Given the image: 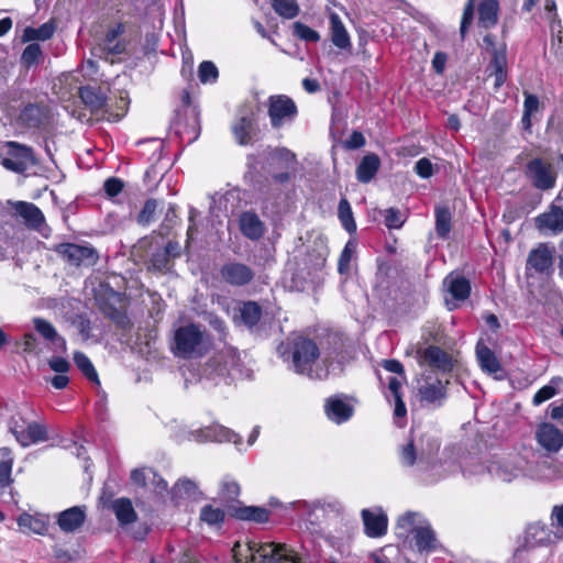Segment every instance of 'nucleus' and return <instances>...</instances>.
<instances>
[{
    "label": "nucleus",
    "instance_id": "nucleus-33",
    "mask_svg": "<svg viewBox=\"0 0 563 563\" xmlns=\"http://www.w3.org/2000/svg\"><path fill=\"white\" fill-rule=\"evenodd\" d=\"M18 526L22 532H32L35 534L44 536L48 530V517L45 515H31L23 512L18 518Z\"/></svg>",
    "mask_w": 563,
    "mask_h": 563
},
{
    "label": "nucleus",
    "instance_id": "nucleus-59",
    "mask_svg": "<svg viewBox=\"0 0 563 563\" xmlns=\"http://www.w3.org/2000/svg\"><path fill=\"white\" fill-rule=\"evenodd\" d=\"M551 526L554 529V538L563 539V504L552 508Z\"/></svg>",
    "mask_w": 563,
    "mask_h": 563
},
{
    "label": "nucleus",
    "instance_id": "nucleus-4",
    "mask_svg": "<svg viewBox=\"0 0 563 563\" xmlns=\"http://www.w3.org/2000/svg\"><path fill=\"white\" fill-rule=\"evenodd\" d=\"M211 346L209 333L196 323L177 328L170 343L173 354L184 360L201 358L209 353Z\"/></svg>",
    "mask_w": 563,
    "mask_h": 563
},
{
    "label": "nucleus",
    "instance_id": "nucleus-50",
    "mask_svg": "<svg viewBox=\"0 0 563 563\" xmlns=\"http://www.w3.org/2000/svg\"><path fill=\"white\" fill-rule=\"evenodd\" d=\"M74 363L87 379L99 384L97 371L91 361L89 360V357L85 353L76 351L74 353Z\"/></svg>",
    "mask_w": 563,
    "mask_h": 563
},
{
    "label": "nucleus",
    "instance_id": "nucleus-41",
    "mask_svg": "<svg viewBox=\"0 0 563 563\" xmlns=\"http://www.w3.org/2000/svg\"><path fill=\"white\" fill-rule=\"evenodd\" d=\"M56 27L57 25L54 20H49L38 27L27 26L23 31L22 41H47L54 35Z\"/></svg>",
    "mask_w": 563,
    "mask_h": 563
},
{
    "label": "nucleus",
    "instance_id": "nucleus-39",
    "mask_svg": "<svg viewBox=\"0 0 563 563\" xmlns=\"http://www.w3.org/2000/svg\"><path fill=\"white\" fill-rule=\"evenodd\" d=\"M499 3L497 0H482L478 5V22L482 27L490 29L497 24Z\"/></svg>",
    "mask_w": 563,
    "mask_h": 563
},
{
    "label": "nucleus",
    "instance_id": "nucleus-35",
    "mask_svg": "<svg viewBox=\"0 0 563 563\" xmlns=\"http://www.w3.org/2000/svg\"><path fill=\"white\" fill-rule=\"evenodd\" d=\"M235 518L262 525L271 521V511L261 506H242L235 509Z\"/></svg>",
    "mask_w": 563,
    "mask_h": 563
},
{
    "label": "nucleus",
    "instance_id": "nucleus-24",
    "mask_svg": "<svg viewBox=\"0 0 563 563\" xmlns=\"http://www.w3.org/2000/svg\"><path fill=\"white\" fill-rule=\"evenodd\" d=\"M86 518V506H74L58 514L57 525L63 532L74 533L82 527Z\"/></svg>",
    "mask_w": 563,
    "mask_h": 563
},
{
    "label": "nucleus",
    "instance_id": "nucleus-38",
    "mask_svg": "<svg viewBox=\"0 0 563 563\" xmlns=\"http://www.w3.org/2000/svg\"><path fill=\"white\" fill-rule=\"evenodd\" d=\"M405 379L404 375L400 377L394 376L390 377L388 380V391L389 395L387 396V399L389 401L394 400L395 408H394V415L396 418H405L407 415V408L402 400V396L400 393V388L402 385V380Z\"/></svg>",
    "mask_w": 563,
    "mask_h": 563
},
{
    "label": "nucleus",
    "instance_id": "nucleus-5",
    "mask_svg": "<svg viewBox=\"0 0 563 563\" xmlns=\"http://www.w3.org/2000/svg\"><path fill=\"white\" fill-rule=\"evenodd\" d=\"M233 552L234 563H298L292 549L275 542L236 544Z\"/></svg>",
    "mask_w": 563,
    "mask_h": 563
},
{
    "label": "nucleus",
    "instance_id": "nucleus-17",
    "mask_svg": "<svg viewBox=\"0 0 563 563\" xmlns=\"http://www.w3.org/2000/svg\"><path fill=\"white\" fill-rule=\"evenodd\" d=\"M323 407L325 417L335 424L349 421L354 413L353 405L342 394L328 397Z\"/></svg>",
    "mask_w": 563,
    "mask_h": 563
},
{
    "label": "nucleus",
    "instance_id": "nucleus-60",
    "mask_svg": "<svg viewBox=\"0 0 563 563\" xmlns=\"http://www.w3.org/2000/svg\"><path fill=\"white\" fill-rule=\"evenodd\" d=\"M356 244L353 241H349L339 258V272L341 274L346 273L350 269V262L355 253Z\"/></svg>",
    "mask_w": 563,
    "mask_h": 563
},
{
    "label": "nucleus",
    "instance_id": "nucleus-9",
    "mask_svg": "<svg viewBox=\"0 0 563 563\" xmlns=\"http://www.w3.org/2000/svg\"><path fill=\"white\" fill-rule=\"evenodd\" d=\"M7 155L2 158V165L9 170L22 174L36 165L33 148L18 142H7Z\"/></svg>",
    "mask_w": 563,
    "mask_h": 563
},
{
    "label": "nucleus",
    "instance_id": "nucleus-57",
    "mask_svg": "<svg viewBox=\"0 0 563 563\" xmlns=\"http://www.w3.org/2000/svg\"><path fill=\"white\" fill-rule=\"evenodd\" d=\"M292 27L294 34L302 41L316 43L320 40V34L316 30L301 22H295Z\"/></svg>",
    "mask_w": 563,
    "mask_h": 563
},
{
    "label": "nucleus",
    "instance_id": "nucleus-15",
    "mask_svg": "<svg viewBox=\"0 0 563 563\" xmlns=\"http://www.w3.org/2000/svg\"><path fill=\"white\" fill-rule=\"evenodd\" d=\"M188 439L196 440L199 442H231L236 448H239L242 444V438L240 434L221 424H211L205 429L195 430L189 433Z\"/></svg>",
    "mask_w": 563,
    "mask_h": 563
},
{
    "label": "nucleus",
    "instance_id": "nucleus-8",
    "mask_svg": "<svg viewBox=\"0 0 563 563\" xmlns=\"http://www.w3.org/2000/svg\"><path fill=\"white\" fill-rule=\"evenodd\" d=\"M268 117L273 129L291 123L298 113L296 103L286 95H273L267 99Z\"/></svg>",
    "mask_w": 563,
    "mask_h": 563
},
{
    "label": "nucleus",
    "instance_id": "nucleus-2",
    "mask_svg": "<svg viewBox=\"0 0 563 563\" xmlns=\"http://www.w3.org/2000/svg\"><path fill=\"white\" fill-rule=\"evenodd\" d=\"M439 449L440 442L433 437H428L426 445L421 443L420 446H416L413 440H410L399 449L400 464L405 467L416 466L418 477L423 483H438L455 471L454 465L449 464L444 457L435 459Z\"/></svg>",
    "mask_w": 563,
    "mask_h": 563
},
{
    "label": "nucleus",
    "instance_id": "nucleus-54",
    "mask_svg": "<svg viewBox=\"0 0 563 563\" xmlns=\"http://www.w3.org/2000/svg\"><path fill=\"white\" fill-rule=\"evenodd\" d=\"M525 102H523V114L521 122L525 129H530L531 126V117L539 110V98L530 93L528 91H523Z\"/></svg>",
    "mask_w": 563,
    "mask_h": 563
},
{
    "label": "nucleus",
    "instance_id": "nucleus-36",
    "mask_svg": "<svg viewBox=\"0 0 563 563\" xmlns=\"http://www.w3.org/2000/svg\"><path fill=\"white\" fill-rule=\"evenodd\" d=\"M330 30H331V41L334 46L340 49H349L351 48V38L350 35L336 13L330 14Z\"/></svg>",
    "mask_w": 563,
    "mask_h": 563
},
{
    "label": "nucleus",
    "instance_id": "nucleus-55",
    "mask_svg": "<svg viewBox=\"0 0 563 563\" xmlns=\"http://www.w3.org/2000/svg\"><path fill=\"white\" fill-rule=\"evenodd\" d=\"M198 490L197 484L189 478L179 479L172 489L173 498L192 497Z\"/></svg>",
    "mask_w": 563,
    "mask_h": 563
},
{
    "label": "nucleus",
    "instance_id": "nucleus-22",
    "mask_svg": "<svg viewBox=\"0 0 563 563\" xmlns=\"http://www.w3.org/2000/svg\"><path fill=\"white\" fill-rule=\"evenodd\" d=\"M554 247L548 244H539L538 247L530 251L527 258V271H534L536 273H549L553 266Z\"/></svg>",
    "mask_w": 563,
    "mask_h": 563
},
{
    "label": "nucleus",
    "instance_id": "nucleus-49",
    "mask_svg": "<svg viewBox=\"0 0 563 563\" xmlns=\"http://www.w3.org/2000/svg\"><path fill=\"white\" fill-rule=\"evenodd\" d=\"M451 212L446 207L435 208V232L441 239H446L451 231Z\"/></svg>",
    "mask_w": 563,
    "mask_h": 563
},
{
    "label": "nucleus",
    "instance_id": "nucleus-13",
    "mask_svg": "<svg viewBox=\"0 0 563 563\" xmlns=\"http://www.w3.org/2000/svg\"><path fill=\"white\" fill-rule=\"evenodd\" d=\"M526 175L539 190H549L555 186L556 174L551 164L541 158H532L526 166Z\"/></svg>",
    "mask_w": 563,
    "mask_h": 563
},
{
    "label": "nucleus",
    "instance_id": "nucleus-64",
    "mask_svg": "<svg viewBox=\"0 0 563 563\" xmlns=\"http://www.w3.org/2000/svg\"><path fill=\"white\" fill-rule=\"evenodd\" d=\"M124 183L117 177L108 178L103 184V190L109 198L117 197L123 189Z\"/></svg>",
    "mask_w": 563,
    "mask_h": 563
},
{
    "label": "nucleus",
    "instance_id": "nucleus-34",
    "mask_svg": "<svg viewBox=\"0 0 563 563\" xmlns=\"http://www.w3.org/2000/svg\"><path fill=\"white\" fill-rule=\"evenodd\" d=\"M379 167L380 159L377 154L364 155L356 167V179L362 184H368L376 176Z\"/></svg>",
    "mask_w": 563,
    "mask_h": 563
},
{
    "label": "nucleus",
    "instance_id": "nucleus-61",
    "mask_svg": "<svg viewBox=\"0 0 563 563\" xmlns=\"http://www.w3.org/2000/svg\"><path fill=\"white\" fill-rule=\"evenodd\" d=\"M220 494L227 499H234L240 495V486L234 479L225 476L220 484Z\"/></svg>",
    "mask_w": 563,
    "mask_h": 563
},
{
    "label": "nucleus",
    "instance_id": "nucleus-12",
    "mask_svg": "<svg viewBox=\"0 0 563 563\" xmlns=\"http://www.w3.org/2000/svg\"><path fill=\"white\" fill-rule=\"evenodd\" d=\"M79 97L86 107L90 109V111L101 119L118 121L122 118L123 114H113L110 112V107L107 100V97L95 87L85 86L79 89Z\"/></svg>",
    "mask_w": 563,
    "mask_h": 563
},
{
    "label": "nucleus",
    "instance_id": "nucleus-3",
    "mask_svg": "<svg viewBox=\"0 0 563 563\" xmlns=\"http://www.w3.org/2000/svg\"><path fill=\"white\" fill-rule=\"evenodd\" d=\"M269 505L282 507L286 514H291L298 527L311 534L322 533L324 525L342 512V505L336 500H296L283 505L278 499L271 498Z\"/></svg>",
    "mask_w": 563,
    "mask_h": 563
},
{
    "label": "nucleus",
    "instance_id": "nucleus-16",
    "mask_svg": "<svg viewBox=\"0 0 563 563\" xmlns=\"http://www.w3.org/2000/svg\"><path fill=\"white\" fill-rule=\"evenodd\" d=\"M443 287L450 294L451 299H445L450 310L457 307L459 301L466 300L471 295L470 280L460 273L452 272L443 279Z\"/></svg>",
    "mask_w": 563,
    "mask_h": 563
},
{
    "label": "nucleus",
    "instance_id": "nucleus-44",
    "mask_svg": "<svg viewBox=\"0 0 563 563\" xmlns=\"http://www.w3.org/2000/svg\"><path fill=\"white\" fill-rule=\"evenodd\" d=\"M484 44L487 49H492V59L489 62V68L493 70L506 69L507 67V56L506 49L504 47L497 48L495 46L494 36L485 35L483 38Z\"/></svg>",
    "mask_w": 563,
    "mask_h": 563
},
{
    "label": "nucleus",
    "instance_id": "nucleus-21",
    "mask_svg": "<svg viewBox=\"0 0 563 563\" xmlns=\"http://www.w3.org/2000/svg\"><path fill=\"white\" fill-rule=\"evenodd\" d=\"M232 133L238 144L245 146L253 143L256 134L254 114L252 111H242L232 124Z\"/></svg>",
    "mask_w": 563,
    "mask_h": 563
},
{
    "label": "nucleus",
    "instance_id": "nucleus-51",
    "mask_svg": "<svg viewBox=\"0 0 563 563\" xmlns=\"http://www.w3.org/2000/svg\"><path fill=\"white\" fill-rule=\"evenodd\" d=\"M418 514L408 511L399 517L397 521V536L401 538H408L418 529L417 526Z\"/></svg>",
    "mask_w": 563,
    "mask_h": 563
},
{
    "label": "nucleus",
    "instance_id": "nucleus-56",
    "mask_svg": "<svg viewBox=\"0 0 563 563\" xmlns=\"http://www.w3.org/2000/svg\"><path fill=\"white\" fill-rule=\"evenodd\" d=\"M198 77L202 84H214L219 77V71L214 63L203 60L198 67Z\"/></svg>",
    "mask_w": 563,
    "mask_h": 563
},
{
    "label": "nucleus",
    "instance_id": "nucleus-43",
    "mask_svg": "<svg viewBox=\"0 0 563 563\" xmlns=\"http://www.w3.org/2000/svg\"><path fill=\"white\" fill-rule=\"evenodd\" d=\"M240 320L249 329H253L262 318V308L255 301L243 302L239 309Z\"/></svg>",
    "mask_w": 563,
    "mask_h": 563
},
{
    "label": "nucleus",
    "instance_id": "nucleus-53",
    "mask_svg": "<svg viewBox=\"0 0 563 563\" xmlns=\"http://www.w3.org/2000/svg\"><path fill=\"white\" fill-rule=\"evenodd\" d=\"M143 147V155L148 154L147 159L152 163H157L163 156V141L159 139H151L146 141H140L137 143Z\"/></svg>",
    "mask_w": 563,
    "mask_h": 563
},
{
    "label": "nucleus",
    "instance_id": "nucleus-48",
    "mask_svg": "<svg viewBox=\"0 0 563 563\" xmlns=\"http://www.w3.org/2000/svg\"><path fill=\"white\" fill-rule=\"evenodd\" d=\"M274 11L283 19L291 20L299 14V5L296 0H269Z\"/></svg>",
    "mask_w": 563,
    "mask_h": 563
},
{
    "label": "nucleus",
    "instance_id": "nucleus-18",
    "mask_svg": "<svg viewBox=\"0 0 563 563\" xmlns=\"http://www.w3.org/2000/svg\"><path fill=\"white\" fill-rule=\"evenodd\" d=\"M57 252L75 266H92L98 260L93 247L75 243H63L58 246Z\"/></svg>",
    "mask_w": 563,
    "mask_h": 563
},
{
    "label": "nucleus",
    "instance_id": "nucleus-62",
    "mask_svg": "<svg viewBox=\"0 0 563 563\" xmlns=\"http://www.w3.org/2000/svg\"><path fill=\"white\" fill-rule=\"evenodd\" d=\"M384 223L388 229H400L405 223V219L400 210L389 208L385 210Z\"/></svg>",
    "mask_w": 563,
    "mask_h": 563
},
{
    "label": "nucleus",
    "instance_id": "nucleus-23",
    "mask_svg": "<svg viewBox=\"0 0 563 563\" xmlns=\"http://www.w3.org/2000/svg\"><path fill=\"white\" fill-rule=\"evenodd\" d=\"M536 440L550 453L559 452L563 446V433L555 426L543 422L536 430Z\"/></svg>",
    "mask_w": 563,
    "mask_h": 563
},
{
    "label": "nucleus",
    "instance_id": "nucleus-26",
    "mask_svg": "<svg viewBox=\"0 0 563 563\" xmlns=\"http://www.w3.org/2000/svg\"><path fill=\"white\" fill-rule=\"evenodd\" d=\"M15 213L23 219L24 224L32 230L42 231L45 218L41 209L32 202L16 201L13 205Z\"/></svg>",
    "mask_w": 563,
    "mask_h": 563
},
{
    "label": "nucleus",
    "instance_id": "nucleus-58",
    "mask_svg": "<svg viewBox=\"0 0 563 563\" xmlns=\"http://www.w3.org/2000/svg\"><path fill=\"white\" fill-rule=\"evenodd\" d=\"M41 57V46L37 43H31L23 49L21 60L24 65L32 66L37 64Z\"/></svg>",
    "mask_w": 563,
    "mask_h": 563
},
{
    "label": "nucleus",
    "instance_id": "nucleus-14",
    "mask_svg": "<svg viewBox=\"0 0 563 563\" xmlns=\"http://www.w3.org/2000/svg\"><path fill=\"white\" fill-rule=\"evenodd\" d=\"M523 474V459L520 456L503 457L490 461L489 475L496 479L510 483Z\"/></svg>",
    "mask_w": 563,
    "mask_h": 563
},
{
    "label": "nucleus",
    "instance_id": "nucleus-32",
    "mask_svg": "<svg viewBox=\"0 0 563 563\" xmlns=\"http://www.w3.org/2000/svg\"><path fill=\"white\" fill-rule=\"evenodd\" d=\"M123 33L124 25L122 23H118L107 31L103 43L99 47V49L102 51L104 58H108L109 55H120L125 51V43L118 40Z\"/></svg>",
    "mask_w": 563,
    "mask_h": 563
},
{
    "label": "nucleus",
    "instance_id": "nucleus-45",
    "mask_svg": "<svg viewBox=\"0 0 563 563\" xmlns=\"http://www.w3.org/2000/svg\"><path fill=\"white\" fill-rule=\"evenodd\" d=\"M423 358L431 366L440 369H449L451 367V361L448 354L439 346L431 345L423 352Z\"/></svg>",
    "mask_w": 563,
    "mask_h": 563
},
{
    "label": "nucleus",
    "instance_id": "nucleus-46",
    "mask_svg": "<svg viewBox=\"0 0 563 563\" xmlns=\"http://www.w3.org/2000/svg\"><path fill=\"white\" fill-rule=\"evenodd\" d=\"M13 456L8 448L0 449V487L4 488L12 483Z\"/></svg>",
    "mask_w": 563,
    "mask_h": 563
},
{
    "label": "nucleus",
    "instance_id": "nucleus-6",
    "mask_svg": "<svg viewBox=\"0 0 563 563\" xmlns=\"http://www.w3.org/2000/svg\"><path fill=\"white\" fill-rule=\"evenodd\" d=\"M444 460L453 464L456 473L461 471L463 477L468 482H478L486 475H489L490 461L484 462L481 456L475 454H460L455 448H446L443 452Z\"/></svg>",
    "mask_w": 563,
    "mask_h": 563
},
{
    "label": "nucleus",
    "instance_id": "nucleus-37",
    "mask_svg": "<svg viewBox=\"0 0 563 563\" xmlns=\"http://www.w3.org/2000/svg\"><path fill=\"white\" fill-rule=\"evenodd\" d=\"M240 229L250 240H258L264 234V227L258 216L254 212H244L240 217Z\"/></svg>",
    "mask_w": 563,
    "mask_h": 563
},
{
    "label": "nucleus",
    "instance_id": "nucleus-63",
    "mask_svg": "<svg viewBox=\"0 0 563 563\" xmlns=\"http://www.w3.org/2000/svg\"><path fill=\"white\" fill-rule=\"evenodd\" d=\"M157 208V202L154 199H148L145 201L142 210L137 216V222L140 224L146 225L152 222L155 211Z\"/></svg>",
    "mask_w": 563,
    "mask_h": 563
},
{
    "label": "nucleus",
    "instance_id": "nucleus-10",
    "mask_svg": "<svg viewBox=\"0 0 563 563\" xmlns=\"http://www.w3.org/2000/svg\"><path fill=\"white\" fill-rule=\"evenodd\" d=\"M418 398L424 406H443L446 400V385L435 375L426 374L418 380Z\"/></svg>",
    "mask_w": 563,
    "mask_h": 563
},
{
    "label": "nucleus",
    "instance_id": "nucleus-42",
    "mask_svg": "<svg viewBox=\"0 0 563 563\" xmlns=\"http://www.w3.org/2000/svg\"><path fill=\"white\" fill-rule=\"evenodd\" d=\"M199 518L201 522L206 523L209 528L219 530L224 523L225 511L220 507L205 505L200 509Z\"/></svg>",
    "mask_w": 563,
    "mask_h": 563
},
{
    "label": "nucleus",
    "instance_id": "nucleus-40",
    "mask_svg": "<svg viewBox=\"0 0 563 563\" xmlns=\"http://www.w3.org/2000/svg\"><path fill=\"white\" fill-rule=\"evenodd\" d=\"M112 509L120 526H128L136 521L137 516L129 498H118L112 504Z\"/></svg>",
    "mask_w": 563,
    "mask_h": 563
},
{
    "label": "nucleus",
    "instance_id": "nucleus-30",
    "mask_svg": "<svg viewBox=\"0 0 563 563\" xmlns=\"http://www.w3.org/2000/svg\"><path fill=\"white\" fill-rule=\"evenodd\" d=\"M48 115L45 107L34 103L25 106L19 115V122L27 129H38L47 122Z\"/></svg>",
    "mask_w": 563,
    "mask_h": 563
},
{
    "label": "nucleus",
    "instance_id": "nucleus-1",
    "mask_svg": "<svg viewBox=\"0 0 563 563\" xmlns=\"http://www.w3.org/2000/svg\"><path fill=\"white\" fill-rule=\"evenodd\" d=\"M279 356L290 364L291 368L300 375L312 379H325L331 372L342 371L344 355L342 352H324L321 360L322 365L317 361L320 357L318 345L310 339L297 336L283 342L277 347Z\"/></svg>",
    "mask_w": 563,
    "mask_h": 563
},
{
    "label": "nucleus",
    "instance_id": "nucleus-52",
    "mask_svg": "<svg viewBox=\"0 0 563 563\" xmlns=\"http://www.w3.org/2000/svg\"><path fill=\"white\" fill-rule=\"evenodd\" d=\"M339 219L342 227L350 233H355L356 223L353 218L352 208L345 198H342L338 208Z\"/></svg>",
    "mask_w": 563,
    "mask_h": 563
},
{
    "label": "nucleus",
    "instance_id": "nucleus-25",
    "mask_svg": "<svg viewBox=\"0 0 563 563\" xmlns=\"http://www.w3.org/2000/svg\"><path fill=\"white\" fill-rule=\"evenodd\" d=\"M34 328L37 333L49 344V347L57 353L67 351L66 340L58 334L55 327L47 320L42 318L33 319Z\"/></svg>",
    "mask_w": 563,
    "mask_h": 563
},
{
    "label": "nucleus",
    "instance_id": "nucleus-7",
    "mask_svg": "<svg viewBox=\"0 0 563 563\" xmlns=\"http://www.w3.org/2000/svg\"><path fill=\"white\" fill-rule=\"evenodd\" d=\"M238 365L236 353L233 349H227L213 357H211L202 369V378L219 384L220 382H227V379L233 376L235 366Z\"/></svg>",
    "mask_w": 563,
    "mask_h": 563
},
{
    "label": "nucleus",
    "instance_id": "nucleus-20",
    "mask_svg": "<svg viewBox=\"0 0 563 563\" xmlns=\"http://www.w3.org/2000/svg\"><path fill=\"white\" fill-rule=\"evenodd\" d=\"M361 516L367 537L380 538L387 533L388 518L383 508L363 509Z\"/></svg>",
    "mask_w": 563,
    "mask_h": 563
},
{
    "label": "nucleus",
    "instance_id": "nucleus-19",
    "mask_svg": "<svg viewBox=\"0 0 563 563\" xmlns=\"http://www.w3.org/2000/svg\"><path fill=\"white\" fill-rule=\"evenodd\" d=\"M220 277L231 286L242 287L251 283L254 278V272L246 264L231 261L221 266Z\"/></svg>",
    "mask_w": 563,
    "mask_h": 563
},
{
    "label": "nucleus",
    "instance_id": "nucleus-11",
    "mask_svg": "<svg viewBox=\"0 0 563 563\" xmlns=\"http://www.w3.org/2000/svg\"><path fill=\"white\" fill-rule=\"evenodd\" d=\"M9 428L22 446H29L47 440L45 426L35 421L27 422L21 417H13Z\"/></svg>",
    "mask_w": 563,
    "mask_h": 563
},
{
    "label": "nucleus",
    "instance_id": "nucleus-27",
    "mask_svg": "<svg viewBox=\"0 0 563 563\" xmlns=\"http://www.w3.org/2000/svg\"><path fill=\"white\" fill-rule=\"evenodd\" d=\"M476 357L483 372L493 375L496 379H503L505 372L495 353L486 345L477 343Z\"/></svg>",
    "mask_w": 563,
    "mask_h": 563
},
{
    "label": "nucleus",
    "instance_id": "nucleus-29",
    "mask_svg": "<svg viewBox=\"0 0 563 563\" xmlns=\"http://www.w3.org/2000/svg\"><path fill=\"white\" fill-rule=\"evenodd\" d=\"M536 225L544 233L559 234L563 231V209L552 205L548 212L536 218Z\"/></svg>",
    "mask_w": 563,
    "mask_h": 563
},
{
    "label": "nucleus",
    "instance_id": "nucleus-28",
    "mask_svg": "<svg viewBox=\"0 0 563 563\" xmlns=\"http://www.w3.org/2000/svg\"><path fill=\"white\" fill-rule=\"evenodd\" d=\"M554 530H550L545 523L532 522L525 532V547L528 549L544 547L552 542Z\"/></svg>",
    "mask_w": 563,
    "mask_h": 563
},
{
    "label": "nucleus",
    "instance_id": "nucleus-31",
    "mask_svg": "<svg viewBox=\"0 0 563 563\" xmlns=\"http://www.w3.org/2000/svg\"><path fill=\"white\" fill-rule=\"evenodd\" d=\"M412 547L419 553H430L438 547L435 534L429 525L419 526L411 534Z\"/></svg>",
    "mask_w": 563,
    "mask_h": 563
},
{
    "label": "nucleus",
    "instance_id": "nucleus-47",
    "mask_svg": "<svg viewBox=\"0 0 563 563\" xmlns=\"http://www.w3.org/2000/svg\"><path fill=\"white\" fill-rule=\"evenodd\" d=\"M563 384V378L554 376L548 385L541 387L533 396L532 404L540 406L544 401L553 398L558 394V387Z\"/></svg>",
    "mask_w": 563,
    "mask_h": 563
}]
</instances>
